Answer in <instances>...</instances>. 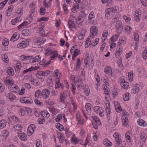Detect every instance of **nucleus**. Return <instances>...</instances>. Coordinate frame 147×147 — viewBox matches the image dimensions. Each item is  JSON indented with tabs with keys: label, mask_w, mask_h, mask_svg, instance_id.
I'll return each instance as SVG.
<instances>
[{
	"label": "nucleus",
	"mask_w": 147,
	"mask_h": 147,
	"mask_svg": "<svg viewBox=\"0 0 147 147\" xmlns=\"http://www.w3.org/2000/svg\"><path fill=\"white\" fill-rule=\"evenodd\" d=\"M92 117L93 120L92 123L93 126L95 129H96L98 126L101 125V122L99 119L96 116H93Z\"/></svg>",
	"instance_id": "f257e3e1"
},
{
	"label": "nucleus",
	"mask_w": 147,
	"mask_h": 147,
	"mask_svg": "<svg viewBox=\"0 0 147 147\" xmlns=\"http://www.w3.org/2000/svg\"><path fill=\"white\" fill-rule=\"evenodd\" d=\"M75 20L76 18L75 17L72 15L70 16L68 22L69 26L70 28H74L76 27V25L74 21Z\"/></svg>",
	"instance_id": "f03ea898"
},
{
	"label": "nucleus",
	"mask_w": 147,
	"mask_h": 147,
	"mask_svg": "<svg viewBox=\"0 0 147 147\" xmlns=\"http://www.w3.org/2000/svg\"><path fill=\"white\" fill-rule=\"evenodd\" d=\"M116 27L117 32L118 33L120 34L123 30V25L121 22L120 21H117L116 24Z\"/></svg>",
	"instance_id": "7ed1b4c3"
},
{
	"label": "nucleus",
	"mask_w": 147,
	"mask_h": 147,
	"mask_svg": "<svg viewBox=\"0 0 147 147\" xmlns=\"http://www.w3.org/2000/svg\"><path fill=\"white\" fill-rule=\"evenodd\" d=\"M114 105L115 109L117 112H120L121 111H123V113H124V114L125 115V110H123L122 108L121 107L120 104L119 102L117 101H115L114 102Z\"/></svg>",
	"instance_id": "20e7f679"
},
{
	"label": "nucleus",
	"mask_w": 147,
	"mask_h": 147,
	"mask_svg": "<svg viewBox=\"0 0 147 147\" xmlns=\"http://www.w3.org/2000/svg\"><path fill=\"white\" fill-rule=\"evenodd\" d=\"M9 88L10 91L11 92H14L15 93H18L20 90L18 86L13 83L11 85L9 86Z\"/></svg>",
	"instance_id": "39448f33"
},
{
	"label": "nucleus",
	"mask_w": 147,
	"mask_h": 147,
	"mask_svg": "<svg viewBox=\"0 0 147 147\" xmlns=\"http://www.w3.org/2000/svg\"><path fill=\"white\" fill-rule=\"evenodd\" d=\"M21 102L23 103L32 104L33 103L32 99L28 97H24L21 98L20 99Z\"/></svg>",
	"instance_id": "423d86ee"
},
{
	"label": "nucleus",
	"mask_w": 147,
	"mask_h": 147,
	"mask_svg": "<svg viewBox=\"0 0 147 147\" xmlns=\"http://www.w3.org/2000/svg\"><path fill=\"white\" fill-rule=\"evenodd\" d=\"M50 94V91L47 89H44L42 91V96L43 97V98L45 99L49 97Z\"/></svg>",
	"instance_id": "0eeeda50"
},
{
	"label": "nucleus",
	"mask_w": 147,
	"mask_h": 147,
	"mask_svg": "<svg viewBox=\"0 0 147 147\" xmlns=\"http://www.w3.org/2000/svg\"><path fill=\"white\" fill-rule=\"evenodd\" d=\"M90 35L94 36L98 34V28L96 26H93L92 27L90 30Z\"/></svg>",
	"instance_id": "6e6552de"
},
{
	"label": "nucleus",
	"mask_w": 147,
	"mask_h": 147,
	"mask_svg": "<svg viewBox=\"0 0 147 147\" xmlns=\"http://www.w3.org/2000/svg\"><path fill=\"white\" fill-rule=\"evenodd\" d=\"M18 136L22 140L25 141L27 140V136L26 134L20 131L18 132Z\"/></svg>",
	"instance_id": "1a4fd4ad"
},
{
	"label": "nucleus",
	"mask_w": 147,
	"mask_h": 147,
	"mask_svg": "<svg viewBox=\"0 0 147 147\" xmlns=\"http://www.w3.org/2000/svg\"><path fill=\"white\" fill-rule=\"evenodd\" d=\"M29 44V42L27 41H23L18 44L17 46L18 48L22 49L28 46Z\"/></svg>",
	"instance_id": "9d476101"
},
{
	"label": "nucleus",
	"mask_w": 147,
	"mask_h": 147,
	"mask_svg": "<svg viewBox=\"0 0 147 147\" xmlns=\"http://www.w3.org/2000/svg\"><path fill=\"white\" fill-rule=\"evenodd\" d=\"M34 42L36 43L39 45L43 44L46 41V39L44 38H38L34 39Z\"/></svg>",
	"instance_id": "9b49d317"
},
{
	"label": "nucleus",
	"mask_w": 147,
	"mask_h": 147,
	"mask_svg": "<svg viewBox=\"0 0 147 147\" xmlns=\"http://www.w3.org/2000/svg\"><path fill=\"white\" fill-rule=\"evenodd\" d=\"M94 20V13L93 12H91L89 16L88 19V22L91 24H93Z\"/></svg>",
	"instance_id": "f8f14e48"
},
{
	"label": "nucleus",
	"mask_w": 147,
	"mask_h": 147,
	"mask_svg": "<svg viewBox=\"0 0 147 147\" xmlns=\"http://www.w3.org/2000/svg\"><path fill=\"white\" fill-rule=\"evenodd\" d=\"M104 72L109 75L112 76V69L109 66H107L105 67Z\"/></svg>",
	"instance_id": "ddd939ff"
},
{
	"label": "nucleus",
	"mask_w": 147,
	"mask_h": 147,
	"mask_svg": "<svg viewBox=\"0 0 147 147\" xmlns=\"http://www.w3.org/2000/svg\"><path fill=\"white\" fill-rule=\"evenodd\" d=\"M36 77L38 78L42 79L43 76H45V71H40L37 72L36 74Z\"/></svg>",
	"instance_id": "4468645a"
},
{
	"label": "nucleus",
	"mask_w": 147,
	"mask_h": 147,
	"mask_svg": "<svg viewBox=\"0 0 147 147\" xmlns=\"http://www.w3.org/2000/svg\"><path fill=\"white\" fill-rule=\"evenodd\" d=\"M122 124L124 126H125L128 124V118L125 115H124L122 117Z\"/></svg>",
	"instance_id": "2eb2a0df"
},
{
	"label": "nucleus",
	"mask_w": 147,
	"mask_h": 147,
	"mask_svg": "<svg viewBox=\"0 0 147 147\" xmlns=\"http://www.w3.org/2000/svg\"><path fill=\"white\" fill-rule=\"evenodd\" d=\"M35 126L31 124L29 126L27 129V133L28 134L31 135L33 133L35 129Z\"/></svg>",
	"instance_id": "dca6fc26"
},
{
	"label": "nucleus",
	"mask_w": 147,
	"mask_h": 147,
	"mask_svg": "<svg viewBox=\"0 0 147 147\" xmlns=\"http://www.w3.org/2000/svg\"><path fill=\"white\" fill-rule=\"evenodd\" d=\"M6 96L11 100H15L16 99V96L12 92H9L7 94Z\"/></svg>",
	"instance_id": "f3484780"
},
{
	"label": "nucleus",
	"mask_w": 147,
	"mask_h": 147,
	"mask_svg": "<svg viewBox=\"0 0 147 147\" xmlns=\"http://www.w3.org/2000/svg\"><path fill=\"white\" fill-rule=\"evenodd\" d=\"M134 15V18L135 20L137 22H139L140 20V18L141 16V12L138 11L136 10L135 11Z\"/></svg>",
	"instance_id": "a211bd4d"
},
{
	"label": "nucleus",
	"mask_w": 147,
	"mask_h": 147,
	"mask_svg": "<svg viewBox=\"0 0 147 147\" xmlns=\"http://www.w3.org/2000/svg\"><path fill=\"white\" fill-rule=\"evenodd\" d=\"M117 48V49L118 48V49L116 51L115 54V56L117 57H119L121 55L122 52V49L120 45L118 46Z\"/></svg>",
	"instance_id": "6ab92c4d"
},
{
	"label": "nucleus",
	"mask_w": 147,
	"mask_h": 147,
	"mask_svg": "<svg viewBox=\"0 0 147 147\" xmlns=\"http://www.w3.org/2000/svg\"><path fill=\"white\" fill-rule=\"evenodd\" d=\"M140 138L143 142H145L146 140V136L144 132H141L140 134Z\"/></svg>",
	"instance_id": "aec40b11"
},
{
	"label": "nucleus",
	"mask_w": 147,
	"mask_h": 147,
	"mask_svg": "<svg viewBox=\"0 0 147 147\" xmlns=\"http://www.w3.org/2000/svg\"><path fill=\"white\" fill-rule=\"evenodd\" d=\"M38 67H31L30 68L28 69H26V70H24L23 71V73L24 74H26L27 72H28L29 71H31L33 70H36L38 69Z\"/></svg>",
	"instance_id": "412c9836"
},
{
	"label": "nucleus",
	"mask_w": 147,
	"mask_h": 147,
	"mask_svg": "<svg viewBox=\"0 0 147 147\" xmlns=\"http://www.w3.org/2000/svg\"><path fill=\"white\" fill-rule=\"evenodd\" d=\"M78 50L77 49V46L76 45H74L71 48L70 52L71 54L78 53L77 52Z\"/></svg>",
	"instance_id": "4be33fe9"
},
{
	"label": "nucleus",
	"mask_w": 147,
	"mask_h": 147,
	"mask_svg": "<svg viewBox=\"0 0 147 147\" xmlns=\"http://www.w3.org/2000/svg\"><path fill=\"white\" fill-rule=\"evenodd\" d=\"M7 124V121L5 119H2L0 121V128L3 129L5 127Z\"/></svg>",
	"instance_id": "5701e85b"
},
{
	"label": "nucleus",
	"mask_w": 147,
	"mask_h": 147,
	"mask_svg": "<svg viewBox=\"0 0 147 147\" xmlns=\"http://www.w3.org/2000/svg\"><path fill=\"white\" fill-rule=\"evenodd\" d=\"M30 31L28 29H25L23 30L22 31V35L24 36H27L30 34Z\"/></svg>",
	"instance_id": "b1692460"
},
{
	"label": "nucleus",
	"mask_w": 147,
	"mask_h": 147,
	"mask_svg": "<svg viewBox=\"0 0 147 147\" xmlns=\"http://www.w3.org/2000/svg\"><path fill=\"white\" fill-rule=\"evenodd\" d=\"M138 124L141 126H146V123L142 119H140L138 121Z\"/></svg>",
	"instance_id": "393cba45"
},
{
	"label": "nucleus",
	"mask_w": 147,
	"mask_h": 147,
	"mask_svg": "<svg viewBox=\"0 0 147 147\" xmlns=\"http://www.w3.org/2000/svg\"><path fill=\"white\" fill-rule=\"evenodd\" d=\"M17 34H18V33H15L13 34L10 39L11 41H15L18 39L19 36H17Z\"/></svg>",
	"instance_id": "a878e982"
},
{
	"label": "nucleus",
	"mask_w": 147,
	"mask_h": 147,
	"mask_svg": "<svg viewBox=\"0 0 147 147\" xmlns=\"http://www.w3.org/2000/svg\"><path fill=\"white\" fill-rule=\"evenodd\" d=\"M29 110H30L29 109H26L25 110L23 109H20L18 111L19 114H21L22 116H24L26 114V113L27 112V111Z\"/></svg>",
	"instance_id": "bb28decb"
},
{
	"label": "nucleus",
	"mask_w": 147,
	"mask_h": 147,
	"mask_svg": "<svg viewBox=\"0 0 147 147\" xmlns=\"http://www.w3.org/2000/svg\"><path fill=\"white\" fill-rule=\"evenodd\" d=\"M103 143L104 145L107 146H111L112 145V143L109 141L107 139H105Z\"/></svg>",
	"instance_id": "cd10ccee"
},
{
	"label": "nucleus",
	"mask_w": 147,
	"mask_h": 147,
	"mask_svg": "<svg viewBox=\"0 0 147 147\" xmlns=\"http://www.w3.org/2000/svg\"><path fill=\"white\" fill-rule=\"evenodd\" d=\"M77 62L76 63V69L77 71H78L80 68V67L81 65L80 62V59L79 58L77 59Z\"/></svg>",
	"instance_id": "c85d7f7f"
},
{
	"label": "nucleus",
	"mask_w": 147,
	"mask_h": 147,
	"mask_svg": "<svg viewBox=\"0 0 147 147\" xmlns=\"http://www.w3.org/2000/svg\"><path fill=\"white\" fill-rule=\"evenodd\" d=\"M65 95L64 93L63 92L60 93V101L64 103H65Z\"/></svg>",
	"instance_id": "c756f323"
},
{
	"label": "nucleus",
	"mask_w": 147,
	"mask_h": 147,
	"mask_svg": "<svg viewBox=\"0 0 147 147\" xmlns=\"http://www.w3.org/2000/svg\"><path fill=\"white\" fill-rule=\"evenodd\" d=\"M106 107L105 110L106 113L109 114H110L111 113L110 105L109 103H108L107 105V104H106Z\"/></svg>",
	"instance_id": "7c9ffc66"
},
{
	"label": "nucleus",
	"mask_w": 147,
	"mask_h": 147,
	"mask_svg": "<svg viewBox=\"0 0 147 147\" xmlns=\"http://www.w3.org/2000/svg\"><path fill=\"white\" fill-rule=\"evenodd\" d=\"M71 141L72 143L77 144L79 142V139L76 138L75 135H74L71 138Z\"/></svg>",
	"instance_id": "2f4dec72"
},
{
	"label": "nucleus",
	"mask_w": 147,
	"mask_h": 147,
	"mask_svg": "<svg viewBox=\"0 0 147 147\" xmlns=\"http://www.w3.org/2000/svg\"><path fill=\"white\" fill-rule=\"evenodd\" d=\"M91 105L89 103H87L85 105L86 110L88 113L90 112L91 111Z\"/></svg>",
	"instance_id": "473e14b6"
},
{
	"label": "nucleus",
	"mask_w": 147,
	"mask_h": 147,
	"mask_svg": "<svg viewBox=\"0 0 147 147\" xmlns=\"http://www.w3.org/2000/svg\"><path fill=\"white\" fill-rule=\"evenodd\" d=\"M119 35L117 34L113 35L111 38V41L114 42L116 41L118 38Z\"/></svg>",
	"instance_id": "72a5a7b5"
},
{
	"label": "nucleus",
	"mask_w": 147,
	"mask_h": 147,
	"mask_svg": "<svg viewBox=\"0 0 147 147\" xmlns=\"http://www.w3.org/2000/svg\"><path fill=\"white\" fill-rule=\"evenodd\" d=\"M113 137L115 138V141L121 140L119 137V134L117 132H115L113 135Z\"/></svg>",
	"instance_id": "f704fd0d"
},
{
	"label": "nucleus",
	"mask_w": 147,
	"mask_h": 147,
	"mask_svg": "<svg viewBox=\"0 0 147 147\" xmlns=\"http://www.w3.org/2000/svg\"><path fill=\"white\" fill-rule=\"evenodd\" d=\"M115 10L114 8L111 7L108 8L107 10H106L105 11L109 13L110 14H111L112 15V14L115 12Z\"/></svg>",
	"instance_id": "c9c22d12"
},
{
	"label": "nucleus",
	"mask_w": 147,
	"mask_h": 147,
	"mask_svg": "<svg viewBox=\"0 0 147 147\" xmlns=\"http://www.w3.org/2000/svg\"><path fill=\"white\" fill-rule=\"evenodd\" d=\"M4 83L5 84L6 86L9 85V86L11 85L13 83L12 80H5L4 81Z\"/></svg>",
	"instance_id": "e433bc0d"
},
{
	"label": "nucleus",
	"mask_w": 147,
	"mask_h": 147,
	"mask_svg": "<svg viewBox=\"0 0 147 147\" xmlns=\"http://www.w3.org/2000/svg\"><path fill=\"white\" fill-rule=\"evenodd\" d=\"M2 58L4 62L7 63L8 62V58L7 55H3L2 56Z\"/></svg>",
	"instance_id": "4c0bfd02"
},
{
	"label": "nucleus",
	"mask_w": 147,
	"mask_h": 147,
	"mask_svg": "<svg viewBox=\"0 0 147 147\" xmlns=\"http://www.w3.org/2000/svg\"><path fill=\"white\" fill-rule=\"evenodd\" d=\"M126 40L127 38L123 36L121 37L119 42L120 44H121L122 43H125L126 42Z\"/></svg>",
	"instance_id": "58836bf2"
},
{
	"label": "nucleus",
	"mask_w": 147,
	"mask_h": 147,
	"mask_svg": "<svg viewBox=\"0 0 147 147\" xmlns=\"http://www.w3.org/2000/svg\"><path fill=\"white\" fill-rule=\"evenodd\" d=\"M79 3L78 2H76L74 3L72 9L74 10V11H75L76 9H79Z\"/></svg>",
	"instance_id": "ea45409f"
},
{
	"label": "nucleus",
	"mask_w": 147,
	"mask_h": 147,
	"mask_svg": "<svg viewBox=\"0 0 147 147\" xmlns=\"http://www.w3.org/2000/svg\"><path fill=\"white\" fill-rule=\"evenodd\" d=\"M120 85L125 89H127L129 85V83L127 82L123 83H121Z\"/></svg>",
	"instance_id": "a19ab883"
},
{
	"label": "nucleus",
	"mask_w": 147,
	"mask_h": 147,
	"mask_svg": "<svg viewBox=\"0 0 147 147\" xmlns=\"http://www.w3.org/2000/svg\"><path fill=\"white\" fill-rule=\"evenodd\" d=\"M35 95L36 97H40L41 96H42V92H41L39 90H38L36 92Z\"/></svg>",
	"instance_id": "79ce46f5"
},
{
	"label": "nucleus",
	"mask_w": 147,
	"mask_h": 147,
	"mask_svg": "<svg viewBox=\"0 0 147 147\" xmlns=\"http://www.w3.org/2000/svg\"><path fill=\"white\" fill-rule=\"evenodd\" d=\"M9 135V132L8 130H5L3 131L2 136L5 138H6Z\"/></svg>",
	"instance_id": "37998d69"
},
{
	"label": "nucleus",
	"mask_w": 147,
	"mask_h": 147,
	"mask_svg": "<svg viewBox=\"0 0 147 147\" xmlns=\"http://www.w3.org/2000/svg\"><path fill=\"white\" fill-rule=\"evenodd\" d=\"M14 127L16 130L19 131L22 130V127L20 124L16 125Z\"/></svg>",
	"instance_id": "c03bdc74"
},
{
	"label": "nucleus",
	"mask_w": 147,
	"mask_h": 147,
	"mask_svg": "<svg viewBox=\"0 0 147 147\" xmlns=\"http://www.w3.org/2000/svg\"><path fill=\"white\" fill-rule=\"evenodd\" d=\"M7 73L10 76H12L14 74V71L12 69H10L7 71Z\"/></svg>",
	"instance_id": "a18cd8bd"
},
{
	"label": "nucleus",
	"mask_w": 147,
	"mask_h": 147,
	"mask_svg": "<svg viewBox=\"0 0 147 147\" xmlns=\"http://www.w3.org/2000/svg\"><path fill=\"white\" fill-rule=\"evenodd\" d=\"M139 91V88L138 86H136L134 87L132 89L131 91L134 94H135L138 92Z\"/></svg>",
	"instance_id": "49530a36"
},
{
	"label": "nucleus",
	"mask_w": 147,
	"mask_h": 147,
	"mask_svg": "<svg viewBox=\"0 0 147 147\" xmlns=\"http://www.w3.org/2000/svg\"><path fill=\"white\" fill-rule=\"evenodd\" d=\"M49 110L52 112L53 114H55L57 112H58V109L56 108L52 107H50L49 108Z\"/></svg>",
	"instance_id": "de8ad7c7"
},
{
	"label": "nucleus",
	"mask_w": 147,
	"mask_h": 147,
	"mask_svg": "<svg viewBox=\"0 0 147 147\" xmlns=\"http://www.w3.org/2000/svg\"><path fill=\"white\" fill-rule=\"evenodd\" d=\"M129 94L128 93H125L123 96V99L124 101H127L129 99Z\"/></svg>",
	"instance_id": "09e8293b"
},
{
	"label": "nucleus",
	"mask_w": 147,
	"mask_h": 147,
	"mask_svg": "<svg viewBox=\"0 0 147 147\" xmlns=\"http://www.w3.org/2000/svg\"><path fill=\"white\" fill-rule=\"evenodd\" d=\"M34 101L35 104L38 106H41L43 105V103L41 102H40L37 99H35Z\"/></svg>",
	"instance_id": "8fccbe9b"
},
{
	"label": "nucleus",
	"mask_w": 147,
	"mask_h": 147,
	"mask_svg": "<svg viewBox=\"0 0 147 147\" xmlns=\"http://www.w3.org/2000/svg\"><path fill=\"white\" fill-rule=\"evenodd\" d=\"M101 109H102L99 106H97L94 107V110L95 112L98 114L99 111H100Z\"/></svg>",
	"instance_id": "3c124183"
},
{
	"label": "nucleus",
	"mask_w": 147,
	"mask_h": 147,
	"mask_svg": "<svg viewBox=\"0 0 147 147\" xmlns=\"http://www.w3.org/2000/svg\"><path fill=\"white\" fill-rule=\"evenodd\" d=\"M61 86L60 83V80L59 78L57 79V80L56 81V84L55 85V88H58Z\"/></svg>",
	"instance_id": "603ef678"
},
{
	"label": "nucleus",
	"mask_w": 147,
	"mask_h": 147,
	"mask_svg": "<svg viewBox=\"0 0 147 147\" xmlns=\"http://www.w3.org/2000/svg\"><path fill=\"white\" fill-rule=\"evenodd\" d=\"M40 11L41 15H44L45 13V8L44 7H41L40 9Z\"/></svg>",
	"instance_id": "864d4df0"
},
{
	"label": "nucleus",
	"mask_w": 147,
	"mask_h": 147,
	"mask_svg": "<svg viewBox=\"0 0 147 147\" xmlns=\"http://www.w3.org/2000/svg\"><path fill=\"white\" fill-rule=\"evenodd\" d=\"M52 55H53L51 57V60L55 59V58L57 57L58 56V54L57 51H53Z\"/></svg>",
	"instance_id": "5fc2aeb1"
},
{
	"label": "nucleus",
	"mask_w": 147,
	"mask_h": 147,
	"mask_svg": "<svg viewBox=\"0 0 147 147\" xmlns=\"http://www.w3.org/2000/svg\"><path fill=\"white\" fill-rule=\"evenodd\" d=\"M143 58L146 59L147 57V47L143 52Z\"/></svg>",
	"instance_id": "6e6d98bb"
},
{
	"label": "nucleus",
	"mask_w": 147,
	"mask_h": 147,
	"mask_svg": "<svg viewBox=\"0 0 147 147\" xmlns=\"http://www.w3.org/2000/svg\"><path fill=\"white\" fill-rule=\"evenodd\" d=\"M5 87L4 85L0 82V92L1 93L4 91Z\"/></svg>",
	"instance_id": "4d7b16f0"
},
{
	"label": "nucleus",
	"mask_w": 147,
	"mask_h": 147,
	"mask_svg": "<svg viewBox=\"0 0 147 147\" xmlns=\"http://www.w3.org/2000/svg\"><path fill=\"white\" fill-rule=\"evenodd\" d=\"M37 121L38 123L42 124H43L44 123H45V120L44 119H41L39 118L38 119Z\"/></svg>",
	"instance_id": "13d9d810"
},
{
	"label": "nucleus",
	"mask_w": 147,
	"mask_h": 147,
	"mask_svg": "<svg viewBox=\"0 0 147 147\" xmlns=\"http://www.w3.org/2000/svg\"><path fill=\"white\" fill-rule=\"evenodd\" d=\"M59 139L60 143H63L65 141L64 137L62 135H60L59 137Z\"/></svg>",
	"instance_id": "bf43d9fd"
},
{
	"label": "nucleus",
	"mask_w": 147,
	"mask_h": 147,
	"mask_svg": "<svg viewBox=\"0 0 147 147\" xmlns=\"http://www.w3.org/2000/svg\"><path fill=\"white\" fill-rule=\"evenodd\" d=\"M80 17L84 19L86 16V14L83 11H81L80 13Z\"/></svg>",
	"instance_id": "052dcab7"
},
{
	"label": "nucleus",
	"mask_w": 147,
	"mask_h": 147,
	"mask_svg": "<svg viewBox=\"0 0 147 147\" xmlns=\"http://www.w3.org/2000/svg\"><path fill=\"white\" fill-rule=\"evenodd\" d=\"M126 139L128 142H131V139L130 136L128 135V133L127 132L125 134Z\"/></svg>",
	"instance_id": "680f3d73"
},
{
	"label": "nucleus",
	"mask_w": 147,
	"mask_h": 147,
	"mask_svg": "<svg viewBox=\"0 0 147 147\" xmlns=\"http://www.w3.org/2000/svg\"><path fill=\"white\" fill-rule=\"evenodd\" d=\"M84 37V33L79 34V35H78V39L80 40L83 39Z\"/></svg>",
	"instance_id": "e2e57ef3"
},
{
	"label": "nucleus",
	"mask_w": 147,
	"mask_h": 147,
	"mask_svg": "<svg viewBox=\"0 0 147 147\" xmlns=\"http://www.w3.org/2000/svg\"><path fill=\"white\" fill-rule=\"evenodd\" d=\"M131 30V28L128 26H126L124 28V30L128 33L130 32Z\"/></svg>",
	"instance_id": "0e129e2a"
},
{
	"label": "nucleus",
	"mask_w": 147,
	"mask_h": 147,
	"mask_svg": "<svg viewBox=\"0 0 147 147\" xmlns=\"http://www.w3.org/2000/svg\"><path fill=\"white\" fill-rule=\"evenodd\" d=\"M33 18L32 16V15L31 14H30L29 15V17L27 18V20H28L29 23H30L33 21Z\"/></svg>",
	"instance_id": "69168bd1"
},
{
	"label": "nucleus",
	"mask_w": 147,
	"mask_h": 147,
	"mask_svg": "<svg viewBox=\"0 0 147 147\" xmlns=\"http://www.w3.org/2000/svg\"><path fill=\"white\" fill-rule=\"evenodd\" d=\"M109 88L106 86V88L105 89V94L106 95H109L110 92V91H109Z\"/></svg>",
	"instance_id": "338daca9"
},
{
	"label": "nucleus",
	"mask_w": 147,
	"mask_h": 147,
	"mask_svg": "<svg viewBox=\"0 0 147 147\" xmlns=\"http://www.w3.org/2000/svg\"><path fill=\"white\" fill-rule=\"evenodd\" d=\"M41 142L39 140H37L36 141V147H42V145L41 144Z\"/></svg>",
	"instance_id": "774afa93"
}]
</instances>
